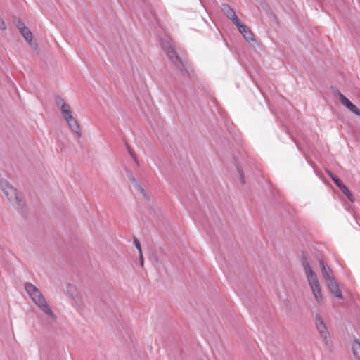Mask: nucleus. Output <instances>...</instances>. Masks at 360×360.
<instances>
[{"mask_svg": "<svg viewBox=\"0 0 360 360\" xmlns=\"http://www.w3.org/2000/svg\"><path fill=\"white\" fill-rule=\"evenodd\" d=\"M302 264L314 296L318 304H321L322 303L323 296L318 277L313 271L307 256L304 253L302 255Z\"/></svg>", "mask_w": 360, "mask_h": 360, "instance_id": "f257e3e1", "label": "nucleus"}, {"mask_svg": "<svg viewBox=\"0 0 360 360\" xmlns=\"http://www.w3.org/2000/svg\"><path fill=\"white\" fill-rule=\"evenodd\" d=\"M25 290L37 305V307L45 314L49 315L52 319H56V316L53 311L49 308L45 297L39 289L34 284L30 282H25L24 284Z\"/></svg>", "mask_w": 360, "mask_h": 360, "instance_id": "f03ea898", "label": "nucleus"}, {"mask_svg": "<svg viewBox=\"0 0 360 360\" xmlns=\"http://www.w3.org/2000/svg\"><path fill=\"white\" fill-rule=\"evenodd\" d=\"M166 53L182 76L191 78L194 70L188 60L181 58L172 45L167 47Z\"/></svg>", "mask_w": 360, "mask_h": 360, "instance_id": "7ed1b4c3", "label": "nucleus"}, {"mask_svg": "<svg viewBox=\"0 0 360 360\" xmlns=\"http://www.w3.org/2000/svg\"><path fill=\"white\" fill-rule=\"evenodd\" d=\"M0 186L8 200L13 206L18 210H22L25 203L18 193L17 190L6 180L4 179L0 181Z\"/></svg>", "mask_w": 360, "mask_h": 360, "instance_id": "20e7f679", "label": "nucleus"}, {"mask_svg": "<svg viewBox=\"0 0 360 360\" xmlns=\"http://www.w3.org/2000/svg\"><path fill=\"white\" fill-rule=\"evenodd\" d=\"M327 174L331 178L335 185L340 189V191L347 197L348 200L351 202H354L355 198L349 189L342 182V181L334 174L330 170H326Z\"/></svg>", "mask_w": 360, "mask_h": 360, "instance_id": "39448f33", "label": "nucleus"}, {"mask_svg": "<svg viewBox=\"0 0 360 360\" xmlns=\"http://www.w3.org/2000/svg\"><path fill=\"white\" fill-rule=\"evenodd\" d=\"M316 319V326L320 334V336L323 338L324 343L326 345H328V338L330 337L329 333L328 331L327 327L319 314H316L315 316Z\"/></svg>", "mask_w": 360, "mask_h": 360, "instance_id": "423d86ee", "label": "nucleus"}, {"mask_svg": "<svg viewBox=\"0 0 360 360\" xmlns=\"http://www.w3.org/2000/svg\"><path fill=\"white\" fill-rule=\"evenodd\" d=\"M327 286L330 292L337 298L342 299V294L340 289L339 285L335 280V277L326 281Z\"/></svg>", "mask_w": 360, "mask_h": 360, "instance_id": "0eeeda50", "label": "nucleus"}, {"mask_svg": "<svg viewBox=\"0 0 360 360\" xmlns=\"http://www.w3.org/2000/svg\"><path fill=\"white\" fill-rule=\"evenodd\" d=\"M319 265L322 276L326 281L334 277L330 268L322 259H319Z\"/></svg>", "mask_w": 360, "mask_h": 360, "instance_id": "6e6552de", "label": "nucleus"}, {"mask_svg": "<svg viewBox=\"0 0 360 360\" xmlns=\"http://www.w3.org/2000/svg\"><path fill=\"white\" fill-rule=\"evenodd\" d=\"M341 103L354 114L360 117V109L352 103L346 96H342V98L341 97Z\"/></svg>", "mask_w": 360, "mask_h": 360, "instance_id": "1a4fd4ad", "label": "nucleus"}, {"mask_svg": "<svg viewBox=\"0 0 360 360\" xmlns=\"http://www.w3.org/2000/svg\"><path fill=\"white\" fill-rule=\"evenodd\" d=\"M71 130L75 133L78 138L82 136L81 129L78 122L72 117L66 120Z\"/></svg>", "mask_w": 360, "mask_h": 360, "instance_id": "9d476101", "label": "nucleus"}, {"mask_svg": "<svg viewBox=\"0 0 360 360\" xmlns=\"http://www.w3.org/2000/svg\"><path fill=\"white\" fill-rule=\"evenodd\" d=\"M239 32L243 34L245 39L248 42H255V37L250 29L245 25V29L240 30Z\"/></svg>", "mask_w": 360, "mask_h": 360, "instance_id": "9b49d317", "label": "nucleus"}, {"mask_svg": "<svg viewBox=\"0 0 360 360\" xmlns=\"http://www.w3.org/2000/svg\"><path fill=\"white\" fill-rule=\"evenodd\" d=\"M20 32L23 36L25 41L28 42L30 46H32L34 48H37V44L34 43L33 45L32 43L33 34L32 32L28 29V27L20 31Z\"/></svg>", "mask_w": 360, "mask_h": 360, "instance_id": "f8f14e48", "label": "nucleus"}, {"mask_svg": "<svg viewBox=\"0 0 360 360\" xmlns=\"http://www.w3.org/2000/svg\"><path fill=\"white\" fill-rule=\"evenodd\" d=\"M221 10L229 20H231L236 15L234 10L228 4H223L221 5Z\"/></svg>", "mask_w": 360, "mask_h": 360, "instance_id": "ddd939ff", "label": "nucleus"}, {"mask_svg": "<svg viewBox=\"0 0 360 360\" xmlns=\"http://www.w3.org/2000/svg\"><path fill=\"white\" fill-rule=\"evenodd\" d=\"M60 110H61L62 115H63V118L65 120V121L67 120L72 117V110H71L70 106L69 105H63V107L60 109Z\"/></svg>", "mask_w": 360, "mask_h": 360, "instance_id": "4468645a", "label": "nucleus"}, {"mask_svg": "<svg viewBox=\"0 0 360 360\" xmlns=\"http://www.w3.org/2000/svg\"><path fill=\"white\" fill-rule=\"evenodd\" d=\"M352 350L354 356L357 359V360H360V342L357 340H355L353 345Z\"/></svg>", "mask_w": 360, "mask_h": 360, "instance_id": "2eb2a0df", "label": "nucleus"}, {"mask_svg": "<svg viewBox=\"0 0 360 360\" xmlns=\"http://www.w3.org/2000/svg\"><path fill=\"white\" fill-rule=\"evenodd\" d=\"M233 23L236 25V27H238V30H244L245 27V24H243L240 20L238 19V16L236 15L235 17H233L231 20Z\"/></svg>", "mask_w": 360, "mask_h": 360, "instance_id": "dca6fc26", "label": "nucleus"}, {"mask_svg": "<svg viewBox=\"0 0 360 360\" xmlns=\"http://www.w3.org/2000/svg\"><path fill=\"white\" fill-rule=\"evenodd\" d=\"M55 101H56L57 106H58L60 108V109H61L63 107V105H68V103H65L64 99L62 97H60V96H55Z\"/></svg>", "mask_w": 360, "mask_h": 360, "instance_id": "f3484780", "label": "nucleus"}, {"mask_svg": "<svg viewBox=\"0 0 360 360\" xmlns=\"http://www.w3.org/2000/svg\"><path fill=\"white\" fill-rule=\"evenodd\" d=\"M126 147L129 153L130 156L133 158L134 161L138 165V161L136 159V156L135 153L133 151L132 148L129 146L128 143H126Z\"/></svg>", "mask_w": 360, "mask_h": 360, "instance_id": "a211bd4d", "label": "nucleus"}, {"mask_svg": "<svg viewBox=\"0 0 360 360\" xmlns=\"http://www.w3.org/2000/svg\"><path fill=\"white\" fill-rule=\"evenodd\" d=\"M236 167H237L238 173L240 176V181L242 184H245V176H244V172H243V169L238 165H237Z\"/></svg>", "mask_w": 360, "mask_h": 360, "instance_id": "6ab92c4d", "label": "nucleus"}, {"mask_svg": "<svg viewBox=\"0 0 360 360\" xmlns=\"http://www.w3.org/2000/svg\"><path fill=\"white\" fill-rule=\"evenodd\" d=\"M135 187L137 188V190L141 192L146 198H148L146 191L144 190V188L141 186L140 183L138 181L136 184H134Z\"/></svg>", "mask_w": 360, "mask_h": 360, "instance_id": "aec40b11", "label": "nucleus"}, {"mask_svg": "<svg viewBox=\"0 0 360 360\" xmlns=\"http://www.w3.org/2000/svg\"><path fill=\"white\" fill-rule=\"evenodd\" d=\"M127 174L129 179L134 184V185L139 181L130 171L127 170Z\"/></svg>", "mask_w": 360, "mask_h": 360, "instance_id": "412c9836", "label": "nucleus"}, {"mask_svg": "<svg viewBox=\"0 0 360 360\" xmlns=\"http://www.w3.org/2000/svg\"><path fill=\"white\" fill-rule=\"evenodd\" d=\"M16 26L18 28L19 31L27 28L25 24L21 20H18L17 21Z\"/></svg>", "mask_w": 360, "mask_h": 360, "instance_id": "4be33fe9", "label": "nucleus"}, {"mask_svg": "<svg viewBox=\"0 0 360 360\" xmlns=\"http://www.w3.org/2000/svg\"><path fill=\"white\" fill-rule=\"evenodd\" d=\"M332 89H333V92L334 93V94L335 96H338L340 101H341V97L342 98V96H345L337 88L332 87Z\"/></svg>", "mask_w": 360, "mask_h": 360, "instance_id": "5701e85b", "label": "nucleus"}, {"mask_svg": "<svg viewBox=\"0 0 360 360\" xmlns=\"http://www.w3.org/2000/svg\"><path fill=\"white\" fill-rule=\"evenodd\" d=\"M134 243L135 245V247L137 248V250H139V254L141 252H142V250H141V243L139 241V240L137 238H134Z\"/></svg>", "mask_w": 360, "mask_h": 360, "instance_id": "b1692460", "label": "nucleus"}, {"mask_svg": "<svg viewBox=\"0 0 360 360\" xmlns=\"http://www.w3.org/2000/svg\"><path fill=\"white\" fill-rule=\"evenodd\" d=\"M0 29L2 30H5L6 29V23L2 19H0Z\"/></svg>", "mask_w": 360, "mask_h": 360, "instance_id": "393cba45", "label": "nucleus"}, {"mask_svg": "<svg viewBox=\"0 0 360 360\" xmlns=\"http://www.w3.org/2000/svg\"><path fill=\"white\" fill-rule=\"evenodd\" d=\"M139 257H140V264H141V266H143V257L142 252H141L139 254Z\"/></svg>", "mask_w": 360, "mask_h": 360, "instance_id": "a878e982", "label": "nucleus"}, {"mask_svg": "<svg viewBox=\"0 0 360 360\" xmlns=\"http://www.w3.org/2000/svg\"><path fill=\"white\" fill-rule=\"evenodd\" d=\"M73 288L74 287L71 284H68L67 286V290L70 292V291H72V288Z\"/></svg>", "mask_w": 360, "mask_h": 360, "instance_id": "bb28decb", "label": "nucleus"}]
</instances>
